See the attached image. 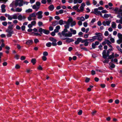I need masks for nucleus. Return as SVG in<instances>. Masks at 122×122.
<instances>
[{
	"instance_id": "obj_1",
	"label": "nucleus",
	"mask_w": 122,
	"mask_h": 122,
	"mask_svg": "<svg viewBox=\"0 0 122 122\" xmlns=\"http://www.w3.org/2000/svg\"><path fill=\"white\" fill-rule=\"evenodd\" d=\"M13 25H9L7 29L5 30L6 32L7 33V36L8 37H11L12 34L14 33V31L13 30Z\"/></svg>"
},
{
	"instance_id": "obj_2",
	"label": "nucleus",
	"mask_w": 122,
	"mask_h": 122,
	"mask_svg": "<svg viewBox=\"0 0 122 122\" xmlns=\"http://www.w3.org/2000/svg\"><path fill=\"white\" fill-rule=\"evenodd\" d=\"M68 30L66 28L64 29V31L62 32L61 34L62 35L65 36L66 37H71L72 36V33L69 32L68 33H65V32H67Z\"/></svg>"
},
{
	"instance_id": "obj_3",
	"label": "nucleus",
	"mask_w": 122,
	"mask_h": 122,
	"mask_svg": "<svg viewBox=\"0 0 122 122\" xmlns=\"http://www.w3.org/2000/svg\"><path fill=\"white\" fill-rule=\"evenodd\" d=\"M36 16L35 13H33L30 15L28 17V19L29 21H31L32 20H36L35 17Z\"/></svg>"
},
{
	"instance_id": "obj_4",
	"label": "nucleus",
	"mask_w": 122,
	"mask_h": 122,
	"mask_svg": "<svg viewBox=\"0 0 122 122\" xmlns=\"http://www.w3.org/2000/svg\"><path fill=\"white\" fill-rule=\"evenodd\" d=\"M23 0H15V5L16 7L18 6L21 7L23 5Z\"/></svg>"
},
{
	"instance_id": "obj_5",
	"label": "nucleus",
	"mask_w": 122,
	"mask_h": 122,
	"mask_svg": "<svg viewBox=\"0 0 122 122\" xmlns=\"http://www.w3.org/2000/svg\"><path fill=\"white\" fill-rule=\"evenodd\" d=\"M60 38L61 39L63 40H66V42L67 43H70L74 41V40L72 38H64L62 35H60Z\"/></svg>"
},
{
	"instance_id": "obj_6",
	"label": "nucleus",
	"mask_w": 122,
	"mask_h": 122,
	"mask_svg": "<svg viewBox=\"0 0 122 122\" xmlns=\"http://www.w3.org/2000/svg\"><path fill=\"white\" fill-rule=\"evenodd\" d=\"M112 10H114L116 14H118L117 15V17H120V13L122 12V9H121L120 8L119 9L118 8L116 7L114 10L113 9H112Z\"/></svg>"
},
{
	"instance_id": "obj_7",
	"label": "nucleus",
	"mask_w": 122,
	"mask_h": 122,
	"mask_svg": "<svg viewBox=\"0 0 122 122\" xmlns=\"http://www.w3.org/2000/svg\"><path fill=\"white\" fill-rule=\"evenodd\" d=\"M38 31L41 33V34H42V32L46 35L50 33V31L49 30L43 29L42 28H40L38 30Z\"/></svg>"
},
{
	"instance_id": "obj_8",
	"label": "nucleus",
	"mask_w": 122,
	"mask_h": 122,
	"mask_svg": "<svg viewBox=\"0 0 122 122\" xmlns=\"http://www.w3.org/2000/svg\"><path fill=\"white\" fill-rule=\"evenodd\" d=\"M49 39L50 41L53 42L52 43V44L53 46H56L57 44L56 42L57 41L55 39L52 37H50Z\"/></svg>"
},
{
	"instance_id": "obj_9",
	"label": "nucleus",
	"mask_w": 122,
	"mask_h": 122,
	"mask_svg": "<svg viewBox=\"0 0 122 122\" xmlns=\"http://www.w3.org/2000/svg\"><path fill=\"white\" fill-rule=\"evenodd\" d=\"M43 12L41 11H39L36 13V15L37 16V18L39 19H41L42 18L43 16L42 15Z\"/></svg>"
},
{
	"instance_id": "obj_10",
	"label": "nucleus",
	"mask_w": 122,
	"mask_h": 122,
	"mask_svg": "<svg viewBox=\"0 0 122 122\" xmlns=\"http://www.w3.org/2000/svg\"><path fill=\"white\" fill-rule=\"evenodd\" d=\"M93 13L95 14L99 15H100L101 16H102V14L101 13V12L98 11V9H95L94 10V11L93 12Z\"/></svg>"
},
{
	"instance_id": "obj_11",
	"label": "nucleus",
	"mask_w": 122,
	"mask_h": 122,
	"mask_svg": "<svg viewBox=\"0 0 122 122\" xmlns=\"http://www.w3.org/2000/svg\"><path fill=\"white\" fill-rule=\"evenodd\" d=\"M110 21H104L102 22V24L105 26H106V25L108 26L110 24Z\"/></svg>"
},
{
	"instance_id": "obj_12",
	"label": "nucleus",
	"mask_w": 122,
	"mask_h": 122,
	"mask_svg": "<svg viewBox=\"0 0 122 122\" xmlns=\"http://www.w3.org/2000/svg\"><path fill=\"white\" fill-rule=\"evenodd\" d=\"M26 18V17L25 16H22L21 15H20L18 16V18L20 20H22V19H24Z\"/></svg>"
},
{
	"instance_id": "obj_13",
	"label": "nucleus",
	"mask_w": 122,
	"mask_h": 122,
	"mask_svg": "<svg viewBox=\"0 0 122 122\" xmlns=\"http://www.w3.org/2000/svg\"><path fill=\"white\" fill-rule=\"evenodd\" d=\"M73 21V20L72 18L71 17H69L67 21L66 22V23L69 24L70 23H71Z\"/></svg>"
},
{
	"instance_id": "obj_14",
	"label": "nucleus",
	"mask_w": 122,
	"mask_h": 122,
	"mask_svg": "<svg viewBox=\"0 0 122 122\" xmlns=\"http://www.w3.org/2000/svg\"><path fill=\"white\" fill-rule=\"evenodd\" d=\"M5 6L4 4L2 5L1 6V11L2 12L4 13L5 12L6 10L5 9Z\"/></svg>"
},
{
	"instance_id": "obj_15",
	"label": "nucleus",
	"mask_w": 122,
	"mask_h": 122,
	"mask_svg": "<svg viewBox=\"0 0 122 122\" xmlns=\"http://www.w3.org/2000/svg\"><path fill=\"white\" fill-rule=\"evenodd\" d=\"M111 16V15L110 14H104V16H103L102 15L101 16L103 18H107Z\"/></svg>"
},
{
	"instance_id": "obj_16",
	"label": "nucleus",
	"mask_w": 122,
	"mask_h": 122,
	"mask_svg": "<svg viewBox=\"0 0 122 122\" xmlns=\"http://www.w3.org/2000/svg\"><path fill=\"white\" fill-rule=\"evenodd\" d=\"M76 19L78 20H81V21H84L85 20V18L83 16L78 17H77Z\"/></svg>"
},
{
	"instance_id": "obj_17",
	"label": "nucleus",
	"mask_w": 122,
	"mask_h": 122,
	"mask_svg": "<svg viewBox=\"0 0 122 122\" xmlns=\"http://www.w3.org/2000/svg\"><path fill=\"white\" fill-rule=\"evenodd\" d=\"M5 16L7 17L8 19L9 20H11L12 19V16H11L9 15L5 14Z\"/></svg>"
},
{
	"instance_id": "obj_18",
	"label": "nucleus",
	"mask_w": 122,
	"mask_h": 122,
	"mask_svg": "<svg viewBox=\"0 0 122 122\" xmlns=\"http://www.w3.org/2000/svg\"><path fill=\"white\" fill-rule=\"evenodd\" d=\"M106 51L105 50L103 51L102 52V57L104 59H106L107 58L106 54Z\"/></svg>"
},
{
	"instance_id": "obj_19",
	"label": "nucleus",
	"mask_w": 122,
	"mask_h": 122,
	"mask_svg": "<svg viewBox=\"0 0 122 122\" xmlns=\"http://www.w3.org/2000/svg\"><path fill=\"white\" fill-rule=\"evenodd\" d=\"M32 7L33 9L35 10L36 11H37L40 8L35 5H33Z\"/></svg>"
},
{
	"instance_id": "obj_20",
	"label": "nucleus",
	"mask_w": 122,
	"mask_h": 122,
	"mask_svg": "<svg viewBox=\"0 0 122 122\" xmlns=\"http://www.w3.org/2000/svg\"><path fill=\"white\" fill-rule=\"evenodd\" d=\"M33 43V41L31 40H28L26 42V44L29 45Z\"/></svg>"
},
{
	"instance_id": "obj_21",
	"label": "nucleus",
	"mask_w": 122,
	"mask_h": 122,
	"mask_svg": "<svg viewBox=\"0 0 122 122\" xmlns=\"http://www.w3.org/2000/svg\"><path fill=\"white\" fill-rule=\"evenodd\" d=\"M111 27L112 28L114 29L116 28V24L115 22H112Z\"/></svg>"
},
{
	"instance_id": "obj_22",
	"label": "nucleus",
	"mask_w": 122,
	"mask_h": 122,
	"mask_svg": "<svg viewBox=\"0 0 122 122\" xmlns=\"http://www.w3.org/2000/svg\"><path fill=\"white\" fill-rule=\"evenodd\" d=\"M49 10L51 11H52L54 9V7L52 5H51L49 7Z\"/></svg>"
},
{
	"instance_id": "obj_23",
	"label": "nucleus",
	"mask_w": 122,
	"mask_h": 122,
	"mask_svg": "<svg viewBox=\"0 0 122 122\" xmlns=\"http://www.w3.org/2000/svg\"><path fill=\"white\" fill-rule=\"evenodd\" d=\"M22 9L19 7L15 9V11L16 12H20L22 10Z\"/></svg>"
},
{
	"instance_id": "obj_24",
	"label": "nucleus",
	"mask_w": 122,
	"mask_h": 122,
	"mask_svg": "<svg viewBox=\"0 0 122 122\" xmlns=\"http://www.w3.org/2000/svg\"><path fill=\"white\" fill-rule=\"evenodd\" d=\"M32 11L33 10L32 9H29L26 10L25 12L26 13H30L32 12Z\"/></svg>"
},
{
	"instance_id": "obj_25",
	"label": "nucleus",
	"mask_w": 122,
	"mask_h": 122,
	"mask_svg": "<svg viewBox=\"0 0 122 122\" xmlns=\"http://www.w3.org/2000/svg\"><path fill=\"white\" fill-rule=\"evenodd\" d=\"M36 60L35 59H32L31 61V62L32 63L33 65H35L36 63Z\"/></svg>"
},
{
	"instance_id": "obj_26",
	"label": "nucleus",
	"mask_w": 122,
	"mask_h": 122,
	"mask_svg": "<svg viewBox=\"0 0 122 122\" xmlns=\"http://www.w3.org/2000/svg\"><path fill=\"white\" fill-rule=\"evenodd\" d=\"M76 24V22L75 21H73L71 23V27H72L73 26L75 25Z\"/></svg>"
},
{
	"instance_id": "obj_27",
	"label": "nucleus",
	"mask_w": 122,
	"mask_h": 122,
	"mask_svg": "<svg viewBox=\"0 0 122 122\" xmlns=\"http://www.w3.org/2000/svg\"><path fill=\"white\" fill-rule=\"evenodd\" d=\"M58 23L57 21H55L53 22L52 24V25L53 26H55L56 25H58Z\"/></svg>"
},
{
	"instance_id": "obj_28",
	"label": "nucleus",
	"mask_w": 122,
	"mask_h": 122,
	"mask_svg": "<svg viewBox=\"0 0 122 122\" xmlns=\"http://www.w3.org/2000/svg\"><path fill=\"white\" fill-rule=\"evenodd\" d=\"M109 65L110 66V67L112 68H114L115 66L114 64L111 62L109 63Z\"/></svg>"
},
{
	"instance_id": "obj_29",
	"label": "nucleus",
	"mask_w": 122,
	"mask_h": 122,
	"mask_svg": "<svg viewBox=\"0 0 122 122\" xmlns=\"http://www.w3.org/2000/svg\"><path fill=\"white\" fill-rule=\"evenodd\" d=\"M79 6V5L78 4H77L76 5L74 6L73 7V8L74 9L76 10L78 9Z\"/></svg>"
},
{
	"instance_id": "obj_30",
	"label": "nucleus",
	"mask_w": 122,
	"mask_h": 122,
	"mask_svg": "<svg viewBox=\"0 0 122 122\" xmlns=\"http://www.w3.org/2000/svg\"><path fill=\"white\" fill-rule=\"evenodd\" d=\"M12 19H16L17 18V16L16 14H15L12 15Z\"/></svg>"
},
{
	"instance_id": "obj_31",
	"label": "nucleus",
	"mask_w": 122,
	"mask_h": 122,
	"mask_svg": "<svg viewBox=\"0 0 122 122\" xmlns=\"http://www.w3.org/2000/svg\"><path fill=\"white\" fill-rule=\"evenodd\" d=\"M59 23L61 25H62L64 24L62 20H61L59 21Z\"/></svg>"
},
{
	"instance_id": "obj_32",
	"label": "nucleus",
	"mask_w": 122,
	"mask_h": 122,
	"mask_svg": "<svg viewBox=\"0 0 122 122\" xmlns=\"http://www.w3.org/2000/svg\"><path fill=\"white\" fill-rule=\"evenodd\" d=\"M117 43L118 44H120L122 42V38L121 39H119L117 40Z\"/></svg>"
},
{
	"instance_id": "obj_33",
	"label": "nucleus",
	"mask_w": 122,
	"mask_h": 122,
	"mask_svg": "<svg viewBox=\"0 0 122 122\" xmlns=\"http://www.w3.org/2000/svg\"><path fill=\"white\" fill-rule=\"evenodd\" d=\"M116 23H120L122 24V19H121L120 20H117L116 21Z\"/></svg>"
},
{
	"instance_id": "obj_34",
	"label": "nucleus",
	"mask_w": 122,
	"mask_h": 122,
	"mask_svg": "<svg viewBox=\"0 0 122 122\" xmlns=\"http://www.w3.org/2000/svg\"><path fill=\"white\" fill-rule=\"evenodd\" d=\"M95 35L97 36L98 37L102 36V34L100 33H96L95 34Z\"/></svg>"
},
{
	"instance_id": "obj_35",
	"label": "nucleus",
	"mask_w": 122,
	"mask_h": 122,
	"mask_svg": "<svg viewBox=\"0 0 122 122\" xmlns=\"http://www.w3.org/2000/svg\"><path fill=\"white\" fill-rule=\"evenodd\" d=\"M90 80V78L87 77H86V79L85 80V81L87 83L89 82Z\"/></svg>"
},
{
	"instance_id": "obj_36",
	"label": "nucleus",
	"mask_w": 122,
	"mask_h": 122,
	"mask_svg": "<svg viewBox=\"0 0 122 122\" xmlns=\"http://www.w3.org/2000/svg\"><path fill=\"white\" fill-rule=\"evenodd\" d=\"M36 5L37 6L39 7V8H40V3L39 1L37 2L36 4Z\"/></svg>"
},
{
	"instance_id": "obj_37",
	"label": "nucleus",
	"mask_w": 122,
	"mask_h": 122,
	"mask_svg": "<svg viewBox=\"0 0 122 122\" xmlns=\"http://www.w3.org/2000/svg\"><path fill=\"white\" fill-rule=\"evenodd\" d=\"M82 113V111L81 110H79L77 114L79 115H81Z\"/></svg>"
},
{
	"instance_id": "obj_38",
	"label": "nucleus",
	"mask_w": 122,
	"mask_h": 122,
	"mask_svg": "<svg viewBox=\"0 0 122 122\" xmlns=\"http://www.w3.org/2000/svg\"><path fill=\"white\" fill-rule=\"evenodd\" d=\"M97 112L96 110H95L93 111L91 113V114L93 116H94L95 114Z\"/></svg>"
},
{
	"instance_id": "obj_39",
	"label": "nucleus",
	"mask_w": 122,
	"mask_h": 122,
	"mask_svg": "<svg viewBox=\"0 0 122 122\" xmlns=\"http://www.w3.org/2000/svg\"><path fill=\"white\" fill-rule=\"evenodd\" d=\"M105 41L106 42V43L107 45L109 44H112L111 42L108 40L105 39Z\"/></svg>"
},
{
	"instance_id": "obj_40",
	"label": "nucleus",
	"mask_w": 122,
	"mask_h": 122,
	"mask_svg": "<svg viewBox=\"0 0 122 122\" xmlns=\"http://www.w3.org/2000/svg\"><path fill=\"white\" fill-rule=\"evenodd\" d=\"M52 43L51 42H49L46 44V46L48 47H50L51 46Z\"/></svg>"
},
{
	"instance_id": "obj_41",
	"label": "nucleus",
	"mask_w": 122,
	"mask_h": 122,
	"mask_svg": "<svg viewBox=\"0 0 122 122\" xmlns=\"http://www.w3.org/2000/svg\"><path fill=\"white\" fill-rule=\"evenodd\" d=\"M66 24L64 26L65 28H68L69 27V24L66 23Z\"/></svg>"
},
{
	"instance_id": "obj_42",
	"label": "nucleus",
	"mask_w": 122,
	"mask_h": 122,
	"mask_svg": "<svg viewBox=\"0 0 122 122\" xmlns=\"http://www.w3.org/2000/svg\"><path fill=\"white\" fill-rule=\"evenodd\" d=\"M117 36L119 39L122 38V34L119 33L118 34Z\"/></svg>"
},
{
	"instance_id": "obj_43",
	"label": "nucleus",
	"mask_w": 122,
	"mask_h": 122,
	"mask_svg": "<svg viewBox=\"0 0 122 122\" xmlns=\"http://www.w3.org/2000/svg\"><path fill=\"white\" fill-rule=\"evenodd\" d=\"M37 69L38 70H42V68L40 65H39L37 68Z\"/></svg>"
},
{
	"instance_id": "obj_44",
	"label": "nucleus",
	"mask_w": 122,
	"mask_h": 122,
	"mask_svg": "<svg viewBox=\"0 0 122 122\" xmlns=\"http://www.w3.org/2000/svg\"><path fill=\"white\" fill-rule=\"evenodd\" d=\"M15 67L16 69H19L20 68V66L18 64H17L16 65Z\"/></svg>"
},
{
	"instance_id": "obj_45",
	"label": "nucleus",
	"mask_w": 122,
	"mask_h": 122,
	"mask_svg": "<svg viewBox=\"0 0 122 122\" xmlns=\"http://www.w3.org/2000/svg\"><path fill=\"white\" fill-rule=\"evenodd\" d=\"M43 56H46L48 55V53L47 52L45 51L43 52Z\"/></svg>"
},
{
	"instance_id": "obj_46",
	"label": "nucleus",
	"mask_w": 122,
	"mask_h": 122,
	"mask_svg": "<svg viewBox=\"0 0 122 122\" xmlns=\"http://www.w3.org/2000/svg\"><path fill=\"white\" fill-rule=\"evenodd\" d=\"M78 24L79 26L81 25L82 24V21L81 20H79L78 22Z\"/></svg>"
},
{
	"instance_id": "obj_47",
	"label": "nucleus",
	"mask_w": 122,
	"mask_h": 122,
	"mask_svg": "<svg viewBox=\"0 0 122 122\" xmlns=\"http://www.w3.org/2000/svg\"><path fill=\"white\" fill-rule=\"evenodd\" d=\"M42 60L44 61H46L47 59V58L45 56H43L42 57Z\"/></svg>"
},
{
	"instance_id": "obj_48",
	"label": "nucleus",
	"mask_w": 122,
	"mask_h": 122,
	"mask_svg": "<svg viewBox=\"0 0 122 122\" xmlns=\"http://www.w3.org/2000/svg\"><path fill=\"white\" fill-rule=\"evenodd\" d=\"M3 25L4 26H6L7 25V22L6 21H4L2 23Z\"/></svg>"
},
{
	"instance_id": "obj_49",
	"label": "nucleus",
	"mask_w": 122,
	"mask_h": 122,
	"mask_svg": "<svg viewBox=\"0 0 122 122\" xmlns=\"http://www.w3.org/2000/svg\"><path fill=\"white\" fill-rule=\"evenodd\" d=\"M108 56V59H111L112 58H114V56H112L111 55H110V56L109 55Z\"/></svg>"
},
{
	"instance_id": "obj_50",
	"label": "nucleus",
	"mask_w": 122,
	"mask_h": 122,
	"mask_svg": "<svg viewBox=\"0 0 122 122\" xmlns=\"http://www.w3.org/2000/svg\"><path fill=\"white\" fill-rule=\"evenodd\" d=\"M115 102L116 104H118L119 102V101L118 99L116 100L115 101Z\"/></svg>"
},
{
	"instance_id": "obj_51",
	"label": "nucleus",
	"mask_w": 122,
	"mask_h": 122,
	"mask_svg": "<svg viewBox=\"0 0 122 122\" xmlns=\"http://www.w3.org/2000/svg\"><path fill=\"white\" fill-rule=\"evenodd\" d=\"M0 19L1 20H6V18L3 16H1L0 17Z\"/></svg>"
},
{
	"instance_id": "obj_52",
	"label": "nucleus",
	"mask_w": 122,
	"mask_h": 122,
	"mask_svg": "<svg viewBox=\"0 0 122 122\" xmlns=\"http://www.w3.org/2000/svg\"><path fill=\"white\" fill-rule=\"evenodd\" d=\"M104 35L105 36H107L109 35V33L107 31H105L104 33Z\"/></svg>"
},
{
	"instance_id": "obj_53",
	"label": "nucleus",
	"mask_w": 122,
	"mask_h": 122,
	"mask_svg": "<svg viewBox=\"0 0 122 122\" xmlns=\"http://www.w3.org/2000/svg\"><path fill=\"white\" fill-rule=\"evenodd\" d=\"M34 42L35 43H37L39 42V41L38 39H35L34 40Z\"/></svg>"
},
{
	"instance_id": "obj_54",
	"label": "nucleus",
	"mask_w": 122,
	"mask_h": 122,
	"mask_svg": "<svg viewBox=\"0 0 122 122\" xmlns=\"http://www.w3.org/2000/svg\"><path fill=\"white\" fill-rule=\"evenodd\" d=\"M16 29L18 30H20V27L18 25H17L16 27Z\"/></svg>"
},
{
	"instance_id": "obj_55",
	"label": "nucleus",
	"mask_w": 122,
	"mask_h": 122,
	"mask_svg": "<svg viewBox=\"0 0 122 122\" xmlns=\"http://www.w3.org/2000/svg\"><path fill=\"white\" fill-rule=\"evenodd\" d=\"M25 57L23 56H21V58H20V59L22 60H25Z\"/></svg>"
},
{
	"instance_id": "obj_56",
	"label": "nucleus",
	"mask_w": 122,
	"mask_h": 122,
	"mask_svg": "<svg viewBox=\"0 0 122 122\" xmlns=\"http://www.w3.org/2000/svg\"><path fill=\"white\" fill-rule=\"evenodd\" d=\"M109 61V60H107L106 59L104 61H103V62L104 63H108Z\"/></svg>"
},
{
	"instance_id": "obj_57",
	"label": "nucleus",
	"mask_w": 122,
	"mask_h": 122,
	"mask_svg": "<svg viewBox=\"0 0 122 122\" xmlns=\"http://www.w3.org/2000/svg\"><path fill=\"white\" fill-rule=\"evenodd\" d=\"M97 39L99 41H102V37L100 36V37H98Z\"/></svg>"
},
{
	"instance_id": "obj_58",
	"label": "nucleus",
	"mask_w": 122,
	"mask_h": 122,
	"mask_svg": "<svg viewBox=\"0 0 122 122\" xmlns=\"http://www.w3.org/2000/svg\"><path fill=\"white\" fill-rule=\"evenodd\" d=\"M101 86L102 88H104L105 87V85L104 84H101L100 85Z\"/></svg>"
},
{
	"instance_id": "obj_59",
	"label": "nucleus",
	"mask_w": 122,
	"mask_h": 122,
	"mask_svg": "<svg viewBox=\"0 0 122 122\" xmlns=\"http://www.w3.org/2000/svg\"><path fill=\"white\" fill-rule=\"evenodd\" d=\"M83 24L84 26L85 27H86L87 26V23L86 22H84Z\"/></svg>"
},
{
	"instance_id": "obj_60",
	"label": "nucleus",
	"mask_w": 122,
	"mask_h": 122,
	"mask_svg": "<svg viewBox=\"0 0 122 122\" xmlns=\"http://www.w3.org/2000/svg\"><path fill=\"white\" fill-rule=\"evenodd\" d=\"M110 40L111 41V42L113 43H114V39L113 38H111L110 39Z\"/></svg>"
},
{
	"instance_id": "obj_61",
	"label": "nucleus",
	"mask_w": 122,
	"mask_h": 122,
	"mask_svg": "<svg viewBox=\"0 0 122 122\" xmlns=\"http://www.w3.org/2000/svg\"><path fill=\"white\" fill-rule=\"evenodd\" d=\"M34 35L36 36H41V35L38 33H34Z\"/></svg>"
},
{
	"instance_id": "obj_62",
	"label": "nucleus",
	"mask_w": 122,
	"mask_h": 122,
	"mask_svg": "<svg viewBox=\"0 0 122 122\" xmlns=\"http://www.w3.org/2000/svg\"><path fill=\"white\" fill-rule=\"evenodd\" d=\"M118 28L119 29H121L122 28V26L121 25L119 24L118 26Z\"/></svg>"
},
{
	"instance_id": "obj_63",
	"label": "nucleus",
	"mask_w": 122,
	"mask_h": 122,
	"mask_svg": "<svg viewBox=\"0 0 122 122\" xmlns=\"http://www.w3.org/2000/svg\"><path fill=\"white\" fill-rule=\"evenodd\" d=\"M96 74L95 71L94 70H92L91 71V74L92 75H94Z\"/></svg>"
},
{
	"instance_id": "obj_64",
	"label": "nucleus",
	"mask_w": 122,
	"mask_h": 122,
	"mask_svg": "<svg viewBox=\"0 0 122 122\" xmlns=\"http://www.w3.org/2000/svg\"><path fill=\"white\" fill-rule=\"evenodd\" d=\"M101 12L103 13H106L107 12V11L106 10H102Z\"/></svg>"
}]
</instances>
